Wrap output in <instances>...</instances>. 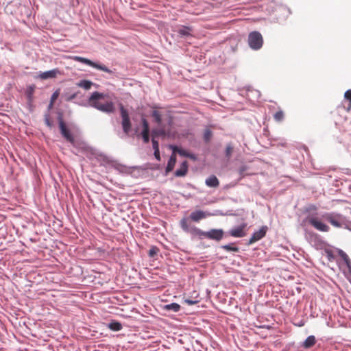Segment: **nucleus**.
Masks as SVG:
<instances>
[{
	"instance_id": "obj_32",
	"label": "nucleus",
	"mask_w": 351,
	"mask_h": 351,
	"mask_svg": "<svg viewBox=\"0 0 351 351\" xmlns=\"http://www.w3.org/2000/svg\"><path fill=\"white\" fill-rule=\"evenodd\" d=\"M153 134L154 136H164L165 134V132L163 129L154 130H153Z\"/></svg>"
},
{
	"instance_id": "obj_36",
	"label": "nucleus",
	"mask_w": 351,
	"mask_h": 351,
	"mask_svg": "<svg viewBox=\"0 0 351 351\" xmlns=\"http://www.w3.org/2000/svg\"><path fill=\"white\" fill-rule=\"evenodd\" d=\"M247 167L246 165H242L239 167V175L241 176V177H243L245 176V171L247 170Z\"/></svg>"
},
{
	"instance_id": "obj_6",
	"label": "nucleus",
	"mask_w": 351,
	"mask_h": 351,
	"mask_svg": "<svg viewBox=\"0 0 351 351\" xmlns=\"http://www.w3.org/2000/svg\"><path fill=\"white\" fill-rule=\"evenodd\" d=\"M120 112L121 117V125L123 131L125 134H128L131 131L132 124L128 110L122 106H120Z\"/></svg>"
},
{
	"instance_id": "obj_43",
	"label": "nucleus",
	"mask_w": 351,
	"mask_h": 351,
	"mask_svg": "<svg viewBox=\"0 0 351 351\" xmlns=\"http://www.w3.org/2000/svg\"><path fill=\"white\" fill-rule=\"evenodd\" d=\"M176 147H177V146H172V147H171V148H172V149H173V153H174V152H177V151H176Z\"/></svg>"
},
{
	"instance_id": "obj_21",
	"label": "nucleus",
	"mask_w": 351,
	"mask_h": 351,
	"mask_svg": "<svg viewBox=\"0 0 351 351\" xmlns=\"http://www.w3.org/2000/svg\"><path fill=\"white\" fill-rule=\"evenodd\" d=\"M108 328L113 331H119L122 329V325L119 322H112L109 323Z\"/></svg>"
},
{
	"instance_id": "obj_5",
	"label": "nucleus",
	"mask_w": 351,
	"mask_h": 351,
	"mask_svg": "<svg viewBox=\"0 0 351 351\" xmlns=\"http://www.w3.org/2000/svg\"><path fill=\"white\" fill-rule=\"evenodd\" d=\"M73 60L76 62H81V63L85 64L86 65H88V66H90L93 68H95L96 69L103 71L106 72L110 74H113L114 73V71L109 69L105 65L99 64L97 62H93L88 58H84V57L74 56L73 58Z\"/></svg>"
},
{
	"instance_id": "obj_45",
	"label": "nucleus",
	"mask_w": 351,
	"mask_h": 351,
	"mask_svg": "<svg viewBox=\"0 0 351 351\" xmlns=\"http://www.w3.org/2000/svg\"><path fill=\"white\" fill-rule=\"evenodd\" d=\"M349 274H350L349 281L351 283V269L349 270Z\"/></svg>"
},
{
	"instance_id": "obj_4",
	"label": "nucleus",
	"mask_w": 351,
	"mask_h": 351,
	"mask_svg": "<svg viewBox=\"0 0 351 351\" xmlns=\"http://www.w3.org/2000/svg\"><path fill=\"white\" fill-rule=\"evenodd\" d=\"M247 41L250 47L253 50L260 49L263 44V36L261 34L257 31H254L249 34Z\"/></svg>"
},
{
	"instance_id": "obj_35",
	"label": "nucleus",
	"mask_w": 351,
	"mask_h": 351,
	"mask_svg": "<svg viewBox=\"0 0 351 351\" xmlns=\"http://www.w3.org/2000/svg\"><path fill=\"white\" fill-rule=\"evenodd\" d=\"M152 142L154 150H156L157 152L158 150H159V145L158 142L156 140H155L154 136L152 138Z\"/></svg>"
},
{
	"instance_id": "obj_30",
	"label": "nucleus",
	"mask_w": 351,
	"mask_h": 351,
	"mask_svg": "<svg viewBox=\"0 0 351 351\" xmlns=\"http://www.w3.org/2000/svg\"><path fill=\"white\" fill-rule=\"evenodd\" d=\"M184 302L188 304L189 305H193V304H195L198 303L199 300H197V299L193 300L189 298H185Z\"/></svg>"
},
{
	"instance_id": "obj_27",
	"label": "nucleus",
	"mask_w": 351,
	"mask_h": 351,
	"mask_svg": "<svg viewBox=\"0 0 351 351\" xmlns=\"http://www.w3.org/2000/svg\"><path fill=\"white\" fill-rule=\"evenodd\" d=\"M317 210V207L315 206V205H309L306 208V211L309 213L308 215H311V214H313L314 215H317V213H313V212H316ZM322 213H320L319 214H321Z\"/></svg>"
},
{
	"instance_id": "obj_44",
	"label": "nucleus",
	"mask_w": 351,
	"mask_h": 351,
	"mask_svg": "<svg viewBox=\"0 0 351 351\" xmlns=\"http://www.w3.org/2000/svg\"><path fill=\"white\" fill-rule=\"evenodd\" d=\"M124 168H125V167H123V166H120L119 167H117V169L120 171H123Z\"/></svg>"
},
{
	"instance_id": "obj_22",
	"label": "nucleus",
	"mask_w": 351,
	"mask_h": 351,
	"mask_svg": "<svg viewBox=\"0 0 351 351\" xmlns=\"http://www.w3.org/2000/svg\"><path fill=\"white\" fill-rule=\"evenodd\" d=\"M221 247L228 252H238L239 250L238 247L234 246L232 244L223 245Z\"/></svg>"
},
{
	"instance_id": "obj_23",
	"label": "nucleus",
	"mask_w": 351,
	"mask_h": 351,
	"mask_svg": "<svg viewBox=\"0 0 351 351\" xmlns=\"http://www.w3.org/2000/svg\"><path fill=\"white\" fill-rule=\"evenodd\" d=\"M232 152H233L232 145L230 143L227 144V145L226 147V149H225V155L228 159H230L231 158Z\"/></svg>"
},
{
	"instance_id": "obj_15",
	"label": "nucleus",
	"mask_w": 351,
	"mask_h": 351,
	"mask_svg": "<svg viewBox=\"0 0 351 351\" xmlns=\"http://www.w3.org/2000/svg\"><path fill=\"white\" fill-rule=\"evenodd\" d=\"M176 162V156L174 154H172L167 162V165L165 168V172L167 174L168 173L171 172L173 169Z\"/></svg>"
},
{
	"instance_id": "obj_18",
	"label": "nucleus",
	"mask_w": 351,
	"mask_h": 351,
	"mask_svg": "<svg viewBox=\"0 0 351 351\" xmlns=\"http://www.w3.org/2000/svg\"><path fill=\"white\" fill-rule=\"evenodd\" d=\"M164 309L168 311L177 313L180 309V305L178 303L173 302L164 306Z\"/></svg>"
},
{
	"instance_id": "obj_37",
	"label": "nucleus",
	"mask_w": 351,
	"mask_h": 351,
	"mask_svg": "<svg viewBox=\"0 0 351 351\" xmlns=\"http://www.w3.org/2000/svg\"><path fill=\"white\" fill-rule=\"evenodd\" d=\"M45 124L49 127V128H51L52 127V123L50 121V119H49V115L48 114H46L45 115Z\"/></svg>"
},
{
	"instance_id": "obj_7",
	"label": "nucleus",
	"mask_w": 351,
	"mask_h": 351,
	"mask_svg": "<svg viewBox=\"0 0 351 351\" xmlns=\"http://www.w3.org/2000/svg\"><path fill=\"white\" fill-rule=\"evenodd\" d=\"M180 226L184 232L190 233L193 237H198L197 230H200V229L194 226H191L188 218H182L180 221Z\"/></svg>"
},
{
	"instance_id": "obj_13",
	"label": "nucleus",
	"mask_w": 351,
	"mask_h": 351,
	"mask_svg": "<svg viewBox=\"0 0 351 351\" xmlns=\"http://www.w3.org/2000/svg\"><path fill=\"white\" fill-rule=\"evenodd\" d=\"M188 171V162L186 160H184L182 162L180 168L177 169L174 175L176 177H183L186 176Z\"/></svg>"
},
{
	"instance_id": "obj_10",
	"label": "nucleus",
	"mask_w": 351,
	"mask_h": 351,
	"mask_svg": "<svg viewBox=\"0 0 351 351\" xmlns=\"http://www.w3.org/2000/svg\"><path fill=\"white\" fill-rule=\"evenodd\" d=\"M211 215H212V214H210L208 212L197 210L193 211L190 214L189 217L192 221L197 222L203 219H205L208 216H211Z\"/></svg>"
},
{
	"instance_id": "obj_8",
	"label": "nucleus",
	"mask_w": 351,
	"mask_h": 351,
	"mask_svg": "<svg viewBox=\"0 0 351 351\" xmlns=\"http://www.w3.org/2000/svg\"><path fill=\"white\" fill-rule=\"evenodd\" d=\"M58 120H59V126H60L61 134L65 139H66V141H68L69 142H70L71 143H73L74 137L71 134L69 130L66 128L65 123H64V121L62 120L61 114L59 115Z\"/></svg>"
},
{
	"instance_id": "obj_26",
	"label": "nucleus",
	"mask_w": 351,
	"mask_h": 351,
	"mask_svg": "<svg viewBox=\"0 0 351 351\" xmlns=\"http://www.w3.org/2000/svg\"><path fill=\"white\" fill-rule=\"evenodd\" d=\"M274 118L276 121H282L284 119L283 112L282 110L276 112L274 115Z\"/></svg>"
},
{
	"instance_id": "obj_42",
	"label": "nucleus",
	"mask_w": 351,
	"mask_h": 351,
	"mask_svg": "<svg viewBox=\"0 0 351 351\" xmlns=\"http://www.w3.org/2000/svg\"><path fill=\"white\" fill-rule=\"evenodd\" d=\"M249 92L251 93L252 94L255 95L258 97L260 96V93L258 90H249Z\"/></svg>"
},
{
	"instance_id": "obj_38",
	"label": "nucleus",
	"mask_w": 351,
	"mask_h": 351,
	"mask_svg": "<svg viewBox=\"0 0 351 351\" xmlns=\"http://www.w3.org/2000/svg\"><path fill=\"white\" fill-rule=\"evenodd\" d=\"M59 93L58 91H55L52 95H51V103L49 104V107L51 106L53 102L54 101V100H56L58 96Z\"/></svg>"
},
{
	"instance_id": "obj_17",
	"label": "nucleus",
	"mask_w": 351,
	"mask_h": 351,
	"mask_svg": "<svg viewBox=\"0 0 351 351\" xmlns=\"http://www.w3.org/2000/svg\"><path fill=\"white\" fill-rule=\"evenodd\" d=\"M192 29L188 26H182L178 30L179 36L183 38H187L191 36Z\"/></svg>"
},
{
	"instance_id": "obj_11",
	"label": "nucleus",
	"mask_w": 351,
	"mask_h": 351,
	"mask_svg": "<svg viewBox=\"0 0 351 351\" xmlns=\"http://www.w3.org/2000/svg\"><path fill=\"white\" fill-rule=\"evenodd\" d=\"M246 227V223H243L238 226L232 228L229 231V234L235 238H241L245 236L244 229Z\"/></svg>"
},
{
	"instance_id": "obj_2",
	"label": "nucleus",
	"mask_w": 351,
	"mask_h": 351,
	"mask_svg": "<svg viewBox=\"0 0 351 351\" xmlns=\"http://www.w3.org/2000/svg\"><path fill=\"white\" fill-rule=\"evenodd\" d=\"M81 105L86 106V104ZM87 106L106 114H111L115 111L114 104L110 99L109 95L97 91L93 92L88 97Z\"/></svg>"
},
{
	"instance_id": "obj_29",
	"label": "nucleus",
	"mask_w": 351,
	"mask_h": 351,
	"mask_svg": "<svg viewBox=\"0 0 351 351\" xmlns=\"http://www.w3.org/2000/svg\"><path fill=\"white\" fill-rule=\"evenodd\" d=\"M211 136H212L211 131L208 129L205 130V131L204 132V139L206 141H210Z\"/></svg>"
},
{
	"instance_id": "obj_20",
	"label": "nucleus",
	"mask_w": 351,
	"mask_h": 351,
	"mask_svg": "<svg viewBox=\"0 0 351 351\" xmlns=\"http://www.w3.org/2000/svg\"><path fill=\"white\" fill-rule=\"evenodd\" d=\"M93 84V83L92 82H90L89 80H81L77 84V86L79 87L84 88L85 90H89L91 88Z\"/></svg>"
},
{
	"instance_id": "obj_28",
	"label": "nucleus",
	"mask_w": 351,
	"mask_h": 351,
	"mask_svg": "<svg viewBox=\"0 0 351 351\" xmlns=\"http://www.w3.org/2000/svg\"><path fill=\"white\" fill-rule=\"evenodd\" d=\"M77 93H74L73 94H64L63 95L64 98V100L66 101H72L73 99H74L77 95Z\"/></svg>"
},
{
	"instance_id": "obj_40",
	"label": "nucleus",
	"mask_w": 351,
	"mask_h": 351,
	"mask_svg": "<svg viewBox=\"0 0 351 351\" xmlns=\"http://www.w3.org/2000/svg\"><path fill=\"white\" fill-rule=\"evenodd\" d=\"M32 91H33V88H31V90L28 92L27 93V99L29 102H31L32 101Z\"/></svg>"
},
{
	"instance_id": "obj_48",
	"label": "nucleus",
	"mask_w": 351,
	"mask_h": 351,
	"mask_svg": "<svg viewBox=\"0 0 351 351\" xmlns=\"http://www.w3.org/2000/svg\"><path fill=\"white\" fill-rule=\"evenodd\" d=\"M310 236L313 237H315V234H310Z\"/></svg>"
},
{
	"instance_id": "obj_14",
	"label": "nucleus",
	"mask_w": 351,
	"mask_h": 351,
	"mask_svg": "<svg viewBox=\"0 0 351 351\" xmlns=\"http://www.w3.org/2000/svg\"><path fill=\"white\" fill-rule=\"evenodd\" d=\"M205 184L208 187L217 188L219 185V181L215 175H211L206 179Z\"/></svg>"
},
{
	"instance_id": "obj_16",
	"label": "nucleus",
	"mask_w": 351,
	"mask_h": 351,
	"mask_svg": "<svg viewBox=\"0 0 351 351\" xmlns=\"http://www.w3.org/2000/svg\"><path fill=\"white\" fill-rule=\"evenodd\" d=\"M316 343V339L314 335L308 336L302 343V346L304 348L308 349L313 347Z\"/></svg>"
},
{
	"instance_id": "obj_47",
	"label": "nucleus",
	"mask_w": 351,
	"mask_h": 351,
	"mask_svg": "<svg viewBox=\"0 0 351 351\" xmlns=\"http://www.w3.org/2000/svg\"><path fill=\"white\" fill-rule=\"evenodd\" d=\"M194 293L196 295V297H195V298H197L198 294L197 293V292H196V291H194Z\"/></svg>"
},
{
	"instance_id": "obj_34",
	"label": "nucleus",
	"mask_w": 351,
	"mask_h": 351,
	"mask_svg": "<svg viewBox=\"0 0 351 351\" xmlns=\"http://www.w3.org/2000/svg\"><path fill=\"white\" fill-rule=\"evenodd\" d=\"M344 97L346 99L349 101V106L350 107H351V89H349L347 91H346Z\"/></svg>"
},
{
	"instance_id": "obj_1",
	"label": "nucleus",
	"mask_w": 351,
	"mask_h": 351,
	"mask_svg": "<svg viewBox=\"0 0 351 351\" xmlns=\"http://www.w3.org/2000/svg\"><path fill=\"white\" fill-rule=\"evenodd\" d=\"M322 220L329 222L332 226L337 228H347L348 222L345 216L336 212H322L321 214H317V216L311 214L306 218V221L315 229L320 232H328L330 227L323 223Z\"/></svg>"
},
{
	"instance_id": "obj_9",
	"label": "nucleus",
	"mask_w": 351,
	"mask_h": 351,
	"mask_svg": "<svg viewBox=\"0 0 351 351\" xmlns=\"http://www.w3.org/2000/svg\"><path fill=\"white\" fill-rule=\"evenodd\" d=\"M267 230H268L267 226H263L258 230L255 231L252 234L250 239L249 240V244H252L256 241H259L262 238H263L265 236Z\"/></svg>"
},
{
	"instance_id": "obj_24",
	"label": "nucleus",
	"mask_w": 351,
	"mask_h": 351,
	"mask_svg": "<svg viewBox=\"0 0 351 351\" xmlns=\"http://www.w3.org/2000/svg\"><path fill=\"white\" fill-rule=\"evenodd\" d=\"M177 153H178L180 156L189 157L191 158H194V156L193 154H189L186 150L183 149H180L178 147H176Z\"/></svg>"
},
{
	"instance_id": "obj_46",
	"label": "nucleus",
	"mask_w": 351,
	"mask_h": 351,
	"mask_svg": "<svg viewBox=\"0 0 351 351\" xmlns=\"http://www.w3.org/2000/svg\"><path fill=\"white\" fill-rule=\"evenodd\" d=\"M346 228L351 231V226H350L348 224H347V228Z\"/></svg>"
},
{
	"instance_id": "obj_41",
	"label": "nucleus",
	"mask_w": 351,
	"mask_h": 351,
	"mask_svg": "<svg viewBox=\"0 0 351 351\" xmlns=\"http://www.w3.org/2000/svg\"><path fill=\"white\" fill-rule=\"evenodd\" d=\"M154 155L155 156V158L158 160H160V151L158 150V152H156V150H154Z\"/></svg>"
},
{
	"instance_id": "obj_31",
	"label": "nucleus",
	"mask_w": 351,
	"mask_h": 351,
	"mask_svg": "<svg viewBox=\"0 0 351 351\" xmlns=\"http://www.w3.org/2000/svg\"><path fill=\"white\" fill-rule=\"evenodd\" d=\"M143 123V131L142 132H149V124L145 118L142 119Z\"/></svg>"
},
{
	"instance_id": "obj_12",
	"label": "nucleus",
	"mask_w": 351,
	"mask_h": 351,
	"mask_svg": "<svg viewBox=\"0 0 351 351\" xmlns=\"http://www.w3.org/2000/svg\"><path fill=\"white\" fill-rule=\"evenodd\" d=\"M58 73H60V71L58 69H53L40 73L39 74V77L41 80L52 79L55 78Z\"/></svg>"
},
{
	"instance_id": "obj_33",
	"label": "nucleus",
	"mask_w": 351,
	"mask_h": 351,
	"mask_svg": "<svg viewBox=\"0 0 351 351\" xmlns=\"http://www.w3.org/2000/svg\"><path fill=\"white\" fill-rule=\"evenodd\" d=\"M149 132H141V135H142V137H143V141L145 143H149Z\"/></svg>"
},
{
	"instance_id": "obj_3",
	"label": "nucleus",
	"mask_w": 351,
	"mask_h": 351,
	"mask_svg": "<svg viewBox=\"0 0 351 351\" xmlns=\"http://www.w3.org/2000/svg\"><path fill=\"white\" fill-rule=\"evenodd\" d=\"M198 237L200 239L206 237L211 240L216 241H220L224 234V232L222 229H211L209 231L197 230Z\"/></svg>"
},
{
	"instance_id": "obj_25",
	"label": "nucleus",
	"mask_w": 351,
	"mask_h": 351,
	"mask_svg": "<svg viewBox=\"0 0 351 351\" xmlns=\"http://www.w3.org/2000/svg\"><path fill=\"white\" fill-rule=\"evenodd\" d=\"M153 118L158 123H160L162 121L161 114L157 110H154L152 114Z\"/></svg>"
},
{
	"instance_id": "obj_39",
	"label": "nucleus",
	"mask_w": 351,
	"mask_h": 351,
	"mask_svg": "<svg viewBox=\"0 0 351 351\" xmlns=\"http://www.w3.org/2000/svg\"><path fill=\"white\" fill-rule=\"evenodd\" d=\"M158 249L156 247H152L149 250V255L150 256H154L157 253Z\"/></svg>"
},
{
	"instance_id": "obj_19",
	"label": "nucleus",
	"mask_w": 351,
	"mask_h": 351,
	"mask_svg": "<svg viewBox=\"0 0 351 351\" xmlns=\"http://www.w3.org/2000/svg\"><path fill=\"white\" fill-rule=\"evenodd\" d=\"M338 254L341 258H342L350 270L351 269V261L347 254L342 250H338Z\"/></svg>"
}]
</instances>
